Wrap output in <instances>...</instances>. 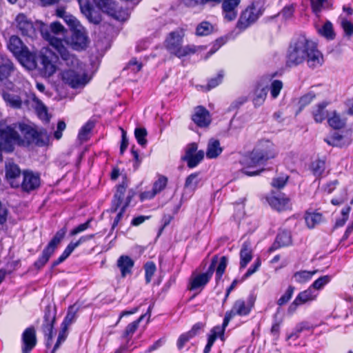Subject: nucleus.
<instances>
[{
    "label": "nucleus",
    "instance_id": "nucleus-1",
    "mask_svg": "<svg viewBox=\"0 0 353 353\" xmlns=\"http://www.w3.org/2000/svg\"><path fill=\"white\" fill-rule=\"evenodd\" d=\"M46 131L37 132L30 126L23 123L8 125L0 123V161L2 152L10 153L16 145L34 144L43 146L48 143Z\"/></svg>",
    "mask_w": 353,
    "mask_h": 353
},
{
    "label": "nucleus",
    "instance_id": "nucleus-2",
    "mask_svg": "<svg viewBox=\"0 0 353 353\" xmlns=\"http://www.w3.org/2000/svg\"><path fill=\"white\" fill-rule=\"evenodd\" d=\"M46 39L49 41L51 47L70 68L63 72V81L72 88H83L90 79L78 59L68 51L66 46L69 45L68 42L50 33L46 34Z\"/></svg>",
    "mask_w": 353,
    "mask_h": 353
},
{
    "label": "nucleus",
    "instance_id": "nucleus-3",
    "mask_svg": "<svg viewBox=\"0 0 353 353\" xmlns=\"http://www.w3.org/2000/svg\"><path fill=\"white\" fill-rule=\"evenodd\" d=\"M184 35V32L181 30L171 32L166 37L164 43L166 50L170 54L179 58L194 54L198 49H203L202 46H182Z\"/></svg>",
    "mask_w": 353,
    "mask_h": 353
},
{
    "label": "nucleus",
    "instance_id": "nucleus-4",
    "mask_svg": "<svg viewBox=\"0 0 353 353\" xmlns=\"http://www.w3.org/2000/svg\"><path fill=\"white\" fill-rule=\"evenodd\" d=\"M308 54V40L305 36H301L289 48L287 64L289 66L299 65L305 61Z\"/></svg>",
    "mask_w": 353,
    "mask_h": 353
},
{
    "label": "nucleus",
    "instance_id": "nucleus-5",
    "mask_svg": "<svg viewBox=\"0 0 353 353\" xmlns=\"http://www.w3.org/2000/svg\"><path fill=\"white\" fill-rule=\"evenodd\" d=\"M263 13V9L261 6L252 3L241 13L236 28L242 30H245L254 23Z\"/></svg>",
    "mask_w": 353,
    "mask_h": 353
},
{
    "label": "nucleus",
    "instance_id": "nucleus-6",
    "mask_svg": "<svg viewBox=\"0 0 353 353\" xmlns=\"http://www.w3.org/2000/svg\"><path fill=\"white\" fill-rule=\"evenodd\" d=\"M66 232L67 229L65 227H63L57 232L54 236L49 242L46 248L43 250L41 256L38 259L37 261H35L34 266L37 269H41L48 261L50 256L54 252L57 247L65 236Z\"/></svg>",
    "mask_w": 353,
    "mask_h": 353
},
{
    "label": "nucleus",
    "instance_id": "nucleus-7",
    "mask_svg": "<svg viewBox=\"0 0 353 353\" xmlns=\"http://www.w3.org/2000/svg\"><path fill=\"white\" fill-rule=\"evenodd\" d=\"M58 56L52 50H47L46 54H41L39 57V63H37V68L43 77L52 76L57 70L56 62Z\"/></svg>",
    "mask_w": 353,
    "mask_h": 353
},
{
    "label": "nucleus",
    "instance_id": "nucleus-8",
    "mask_svg": "<svg viewBox=\"0 0 353 353\" xmlns=\"http://www.w3.org/2000/svg\"><path fill=\"white\" fill-rule=\"evenodd\" d=\"M254 300L250 297L247 301L242 299L236 300L230 310L225 312L223 319V327H227L230 320L236 315L246 316L250 314L254 306Z\"/></svg>",
    "mask_w": 353,
    "mask_h": 353
},
{
    "label": "nucleus",
    "instance_id": "nucleus-9",
    "mask_svg": "<svg viewBox=\"0 0 353 353\" xmlns=\"http://www.w3.org/2000/svg\"><path fill=\"white\" fill-rule=\"evenodd\" d=\"M217 263L218 257L214 256L212 259L211 264L205 273L199 274L192 278L190 289L191 290H194L203 288L212 277Z\"/></svg>",
    "mask_w": 353,
    "mask_h": 353
},
{
    "label": "nucleus",
    "instance_id": "nucleus-10",
    "mask_svg": "<svg viewBox=\"0 0 353 353\" xmlns=\"http://www.w3.org/2000/svg\"><path fill=\"white\" fill-rule=\"evenodd\" d=\"M55 321V312L52 311L50 305L45 309L44 323L42 326L43 332L46 336V346L52 345L54 323Z\"/></svg>",
    "mask_w": 353,
    "mask_h": 353
},
{
    "label": "nucleus",
    "instance_id": "nucleus-11",
    "mask_svg": "<svg viewBox=\"0 0 353 353\" xmlns=\"http://www.w3.org/2000/svg\"><path fill=\"white\" fill-rule=\"evenodd\" d=\"M241 0H222L221 10L224 20L232 21L238 16V8Z\"/></svg>",
    "mask_w": 353,
    "mask_h": 353
},
{
    "label": "nucleus",
    "instance_id": "nucleus-12",
    "mask_svg": "<svg viewBox=\"0 0 353 353\" xmlns=\"http://www.w3.org/2000/svg\"><path fill=\"white\" fill-rule=\"evenodd\" d=\"M6 177L8 183L13 188L20 186V178L21 172L19 166L13 162H8L6 164Z\"/></svg>",
    "mask_w": 353,
    "mask_h": 353
},
{
    "label": "nucleus",
    "instance_id": "nucleus-13",
    "mask_svg": "<svg viewBox=\"0 0 353 353\" xmlns=\"http://www.w3.org/2000/svg\"><path fill=\"white\" fill-rule=\"evenodd\" d=\"M70 46L74 50L85 48L88 43V37L85 28L81 26L79 28L72 30Z\"/></svg>",
    "mask_w": 353,
    "mask_h": 353
},
{
    "label": "nucleus",
    "instance_id": "nucleus-14",
    "mask_svg": "<svg viewBox=\"0 0 353 353\" xmlns=\"http://www.w3.org/2000/svg\"><path fill=\"white\" fill-rule=\"evenodd\" d=\"M263 162H264V161L258 155V153L253 150L250 154L245 157L243 161V164L245 167L242 169V172L248 176L257 175L262 171V170L251 172L247 170V168L256 167Z\"/></svg>",
    "mask_w": 353,
    "mask_h": 353
},
{
    "label": "nucleus",
    "instance_id": "nucleus-15",
    "mask_svg": "<svg viewBox=\"0 0 353 353\" xmlns=\"http://www.w3.org/2000/svg\"><path fill=\"white\" fill-rule=\"evenodd\" d=\"M254 150L264 161L275 157L274 145L269 140H261Z\"/></svg>",
    "mask_w": 353,
    "mask_h": 353
},
{
    "label": "nucleus",
    "instance_id": "nucleus-16",
    "mask_svg": "<svg viewBox=\"0 0 353 353\" xmlns=\"http://www.w3.org/2000/svg\"><path fill=\"white\" fill-rule=\"evenodd\" d=\"M17 29L23 35L31 37L34 32L32 22L23 13L17 14L15 18Z\"/></svg>",
    "mask_w": 353,
    "mask_h": 353
},
{
    "label": "nucleus",
    "instance_id": "nucleus-17",
    "mask_svg": "<svg viewBox=\"0 0 353 353\" xmlns=\"http://www.w3.org/2000/svg\"><path fill=\"white\" fill-rule=\"evenodd\" d=\"M80 6L81 12L91 23L97 24L101 21V18L98 13L95 12L89 0H77ZM97 1V0H93Z\"/></svg>",
    "mask_w": 353,
    "mask_h": 353
},
{
    "label": "nucleus",
    "instance_id": "nucleus-18",
    "mask_svg": "<svg viewBox=\"0 0 353 353\" xmlns=\"http://www.w3.org/2000/svg\"><path fill=\"white\" fill-rule=\"evenodd\" d=\"M17 58L21 64L28 70H32L37 67L36 54L30 51L28 47Z\"/></svg>",
    "mask_w": 353,
    "mask_h": 353
},
{
    "label": "nucleus",
    "instance_id": "nucleus-19",
    "mask_svg": "<svg viewBox=\"0 0 353 353\" xmlns=\"http://www.w3.org/2000/svg\"><path fill=\"white\" fill-rule=\"evenodd\" d=\"M23 174V179L20 185L24 191L30 192L39 186L40 178L39 175L29 171H24Z\"/></svg>",
    "mask_w": 353,
    "mask_h": 353
},
{
    "label": "nucleus",
    "instance_id": "nucleus-20",
    "mask_svg": "<svg viewBox=\"0 0 353 353\" xmlns=\"http://www.w3.org/2000/svg\"><path fill=\"white\" fill-rule=\"evenodd\" d=\"M266 200L273 208L278 211L286 210L291 206L288 198L275 196L273 192L266 197Z\"/></svg>",
    "mask_w": 353,
    "mask_h": 353
},
{
    "label": "nucleus",
    "instance_id": "nucleus-21",
    "mask_svg": "<svg viewBox=\"0 0 353 353\" xmlns=\"http://www.w3.org/2000/svg\"><path fill=\"white\" fill-rule=\"evenodd\" d=\"M22 341L23 343V353H29L37 343L35 330L33 327H31L25 330L22 334Z\"/></svg>",
    "mask_w": 353,
    "mask_h": 353
},
{
    "label": "nucleus",
    "instance_id": "nucleus-22",
    "mask_svg": "<svg viewBox=\"0 0 353 353\" xmlns=\"http://www.w3.org/2000/svg\"><path fill=\"white\" fill-rule=\"evenodd\" d=\"M192 120L199 127L208 126L211 121L209 112L201 106L195 108Z\"/></svg>",
    "mask_w": 353,
    "mask_h": 353
},
{
    "label": "nucleus",
    "instance_id": "nucleus-23",
    "mask_svg": "<svg viewBox=\"0 0 353 353\" xmlns=\"http://www.w3.org/2000/svg\"><path fill=\"white\" fill-rule=\"evenodd\" d=\"M97 6L108 15L119 19V13L117 10V6L112 0H97L94 1Z\"/></svg>",
    "mask_w": 353,
    "mask_h": 353
},
{
    "label": "nucleus",
    "instance_id": "nucleus-24",
    "mask_svg": "<svg viewBox=\"0 0 353 353\" xmlns=\"http://www.w3.org/2000/svg\"><path fill=\"white\" fill-rule=\"evenodd\" d=\"M14 70V66L11 60L0 54V81L7 79Z\"/></svg>",
    "mask_w": 353,
    "mask_h": 353
},
{
    "label": "nucleus",
    "instance_id": "nucleus-25",
    "mask_svg": "<svg viewBox=\"0 0 353 353\" xmlns=\"http://www.w3.org/2000/svg\"><path fill=\"white\" fill-rule=\"evenodd\" d=\"M168 179L165 176H160L157 181H156L153 185L152 190L146 191L141 194V199H151L154 196L162 191L166 186Z\"/></svg>",
    "mask_w": 353,
    "mask_h": 353
},
{
    "label": "nucleus",
    "instance_id": "nucleus-26",
    "mask_svg": "<svg viewBox=\"0 0 353 353\" xmlns=\"http://www.w3.org/2000/svg\"><path fill=\"white\" fill-rule=\"evenodd\" d=\"M240 267L244 268L252 259V244L250 241H245L240 251Z\"/></svg>",
    "mask_w": 353,
    "mask_h": 353
},
{
    "label": "nucleus",
    "instance_id": "nucleus-27",
    "mask_svg": "<svg viewBox=\"0 0 353 353\" xmlns=\"http://www.w3.org/2000/svg\"><path fill=\"white\" fill-rule=\"evenodd\" d=\"M2 97L6 104L11 108L19 109L22 107L23 101L20 95L13 92H3Z\"/></svg>",
    "mask_w": 353,
    "mask_h": 353
},
{
    "label": "nucleus",
    "instance_id": "nucleus-28",
    "mask_svg": "<svg viewBox=\"0 0 353 353\" xmlns=\"http://www.w3.org/2000/svg\"><path fill=\"white\" fill-rule=\"evenodd\" d=\"M134 261L128 256H121L117 260V266L121 270L122 277L131 273Z\"/></svg>",
    "mask_w": 353,
    "mask_h": 353
},
{
    "label": "nucleus",
    "instance_id": "nucleus-29",
    "mask_svg": "<svg viewBox=\"0 0 353 353\" xmlns=\"http://www.w3.org/2000/svg\"><path fill=\"white\" fill-rule=\"evenodd\" d=\"M222 151L223 149L220 145L219 141L214 139L209 140L206 150V157L208 159H215L218 157Z\"/></svg>",
    "mask_w": 353,
    "mask_h": 353
},
{
    "label": "nucleus",
    "instance_id": "nucleus-30",
    "mask_svg": "<svg viewBox=\"0 0 353 353\" xmlns=\"http://www.w3.org/2000/svg\"><path fill=\"white\" fill-rule=\"evenodd\" d=\"M8 48L17 57L27 48V46L23 43L21 40L17 36L14 35L10 37L8 43Z\"/></svg>",
    "mask_w": 353,
    "mask_h": 353
},
{
    "label": "nucleus",
    "instance_id": "nucleus-31",
    "mask_svg": "<svg viewBox=\"0 0 353 353\" xmlns=\"http://www.w3.org/2000/svg\"><path fill=\"white\" fill-rule=\"evenodd\" d=\"M314 27L317 30L319 34L324 37L327 40L334 39L336 34L334 31L333 25L330 21H327L322 28H320L316 23H314Z\"/></svg>",
    "mask_w": 353,
    "mask_h": 353
},
{
    "label": "nucleus",
    "instance_id": "nucleus-32",
    "mask_svg": "<svg viewBox=\"0 0 353 353\" xmlns=\"http://www.w3.org/2000/svg\"><path fill=\"white\" fill-rule=\"evenodd\" d=\"M291 243V234L290 232L284 230L281 232L276 237V241L273 246L270 248V251L274 250L279 247L288 246Z\"/></svg>",
    "mask_w": 353,
    "mask_h": 353
},
{
    "label": "nucleus",
    "instance_id": "nucleus-33",
    "mask_svg": "<svg viewBox=\"0 0 353 353\" xmlns=\"http://www.w3.org/2000/svg\"><path fill=\"white\" fill-rule=\"evenodd\" d=\"M309 300V292L305 290L300 292L294 301L290 305L288 312L290 314H292L297 309V307L306 303Z\"/></svg>",
    "mask_w": 353,
    "mask_h": 353
},
{
    "label": "nucleus",
    "instance_id": "nucleus-34",
    "mask_svg": "<svg viewBox=\"0 0 353 353\" xmlns=\"http://www.w3.org/2000/svg\"><path fill=\"white\" fill-rule=\"evenodd\" d=\"M125 190L126 185L124 184V183L117 187V191L114 196V199L112 201V206L111 208L112 212H116L118 208L120 206L123 201Z\"/></svg>",
    "mask_w": 353,
    "mask_h": 353
},
{
    "label": "nucleus",
    "instance_id": "nucleus-35",
    "mask_svg": "<svg viewBox=\"0 0 353 353\" xmlns=\"http://www.w3.org/2000/svg\"><path fill=\"white\" fill-rule=\"evenodd\" d=\"M330 127L334 129L343 128L345 125V119L341 117L336 112H333L327 119Z\"/></svg>",
    "mask_w": 353,
    "mask_h": 353
},
{
    "label": "nucleus",
    "instance_id": "nucleus-36",
    "mask_svg": "<svg viewBox=\"0 0 353 353\" xmlns=\"http://www.w3.org/2000/svg\"><path fill=\"white\" fill-rule=\"evenodd\" d=\"M324 63L322 53L316 49H310V68H319Z\"/></svg>",
    "mask_w": 353,
    "mask_h": 353
},
{
    "label": "nucleus",
    "instance_id": "nucleus-37",
    "mask_svg": "<svg viewBox=\"0 0 353 353\" xmlns=\"http://www.w3.org/2000/svg\"><path fill=\"white\" fill-rule=\"evenodd\" d=\"M268 93L267 87L257 88L254 92L253 103L255 106L261 105L265 100Z\"/></svg>",
    "mask_w": 353,
    "mask_h": 353
},
{
    "label": "nucleus",
    "instance_id": "nucleus-38",
    "mask_svg": "<svg viewBox=\"0 0 353 353\" xmlns=\"http://www.w3.org/2000/svg\"><path fill=\"white\" fill-rule=\"evenodd\" d=\"M151 310L152 307L151 306H150L146 314L141 315L137 321H133L126 327L124 332L125 336L132 335L137 330L140 322L144 319V317L147 314H148L149 317L150 316Z\"/></svg>",
    "mask_w": 353,
    "mask_h": 353
},
{
    "label": "nucleus",
    "instance_id": "nucleus-39",
    "mask_svg": "<svg viewBox=\"0 0 353 353\" xmlns=\"http://www.w3.org/2000/svg\"><path fill=\"white\" fill-rule=\"evenodd\" d=\"M214 30V26L208 21H202L196 29V34L198 36H207Z\"/></svg>",
    "mask_w": 353,
    "mask_h": 353
},
{
    "label": "nucleus",
    "instance_id": "nucleus-40",
    "mask_svg": "<svg viewBox=\"0 0 353 353\" xmlns=\"http://www.w3.org/2000/svg\"><path fill=\"white\" fill-rule=\"evenodd\" d=\"M327 105V103L322 102L319 103L317 108L314 110L313 117L316 122L321 123L325 119L327 115L325 108Z\"/></svg>",
    "mask_w": 353,
    "mask_h": 353
},
{
    "label": "nucleus",
    "instance_id": "nucleus-41",
    "mask_svg": "<svg viewBox=\"0 0 353 353\" xmlns=\"http://www.w3.org/2000/svg\"><path fill=\"white\" fill-rule=\"evenodd\" d=\"M204 158V152L199 150L194 154L192 156L183 159L188 163V166L190 168L196 167Z\"/></svg>",
    "mask_w": 353,
    "mask_h": 353
},
{
    "label": "nucleus",
    "instance_id": "nucleus-42",
    "mask_svg": "<svg viewBox=\"0 0 353 353\" xmlns=\"http://www.w3.org/2000/svg\"><path fill=\"white\" fill-rule=\"evenodd\" d=\"M94 126L93 121L87 122L80 130L79 132V139L81 141H85L89 138V134Z\"/></svg>",
    "mask_w": 353,
    "mask_h": 353
},
{
    "label": "nucleus",
    "instance_id": "nucleus-43",
    "mask_svg": "<svg viewBox=\"0 0 353 353\" xmlns=\"http://www.w3.org/2000/svg\"><path fill=\"white\" fill-rule=\"evenodd\" d=\"M77 310V307L74 305L69 307L67 314L61 325L69 327V326L74 322L76 319Z\"/></svg>",
    "mask_w": 353,
    "mask_h": 353
},
{
    "label": "nucleus",
    "instance_id": "nucleus-44",
    "mask_svg": "<svg viewBox=\"0 0 353 353\" xmlns=\"http://www.w3.org/2000/svg\"><path fill=\"white\" fill-rule=\"evenodd\" d=\"M147 134V130L144 128H137L134 130L135 138L138 143L143 147H145L147 144V140L145 139Z\"/></svg>",
    "mask_w": 353,
    "mask_h": 353
},
{
    "label": "nucleus",
    "instance_id": "nucleus-45",
    "mask_svg": "<svg viewBox=\"0 0 353 353\" xmlns=\"http://www.w3.org/2000/svg\"><path fill=\"white\" fill-rule=\"evenodd\" d=\"M198 174L194 173L189 175L185 182V188L189 189L191 191L195 190L196 188L199 180L198 179Z\"/></svg>",
    "mask_w": 353,
    "mask_h": 353
},
{
    "label": "nucleus",
    "instance_id": "nucleus-46",
    "mask_svg": "<svg viewBox=\"0 0 353 353\" xmlns=\"http://www.w3.org/2000/svg\"><path fill=\"white\" fill-rule=\"evenodd\" d=\"M313 174L316 177H319L325 170V161L318 159L313 162L312 166Z\"/></svg>",
    "mask_w": 353,
    "mask_h": 353
},
{
    "label": "nucleus",
    "instance_id": "nucleus-47",
    "mask_svg": "<svg viewBox=\"0 0 353 353\" xmlns=\"http://www.w3.org/2000/svg\"><path fill=\"white\" fill-rule=\"evenodd\" d=\"M294 292V288L290 285L285 293L278 299L277 304L282 306L286 304L292 298Z\"/></svg>",
    "mask_w": 353,
    "mask_h": 353
},
{
    "label": "nucleus",
    "instance_id": "nucleus-48",
    "mask_svg": "<svg viewBox=\"0 0 353 353\" xmlns=\"http://www.w3.org/2000/svg\"><path fill=\"white\" fill-rule=\"evenodd\" d=\"M225 327H223V324L222 325V327H219V326L214 327L211 331L212 334L208 337V343L211 345H213L217 336L219 335L223 334Z\"/></svg>",
    "mask_w": 353,
    "mask_h": 353
},
{
    "label": "nucleus",
    "instance_id": "nucleus-49",
    "mask_svg": "<svg viewBox=\"0 0 353 353\" xmlns=\"http://www.w3.org/2000/svg\"><path fill=\"white\" fill-rule=\"evenodd\" d=\"M330 281V276L325 275L319 277L318 279L314 281L312 285V289L315 290H321L326 284Z\"/></svg>",
    "mask_w": 353,
    "mask_h": 353
},
{
    "label": "nucleus",
    "instance_id": "nucleus-50",
    "mask_svg": "<svg viewBox=\"0 0 353 353\" xmlns=\"http://www.w3.org/2000/svg\"><path fill=\"white\" fill-rule=\"evenodd\" d=\"M68 327L61 325V329L59 333V336H58L57 343L54 346L52 353H54L55 350L59 348L61 343H63L65 340V339L67 338V336H68Z\"/></svg>",
    "mask_w": 353,
    "mask_h": 353
},
{
    "label": "nucleus",
    "instance_id": "nucleus-51",
    "mask_svg": "<svg viewBox=\"0 0 353 353\" xmlns=\"http://www.w3.org/2000/svg\"><path fill=\"white\" fill-rule=\"evenodd\" d=\"M156 271V265L153 262H148L145 265V281L146 283H150L153 275Z\"/></svg>",
    "mask_w": 353,
    "mask_h": 353
},
{
    "label": "nucleus",
    "instance_id": "nucleus-52",
    "mask_svg": "<svg viewBox=\"0 0 353 353\" xmlns=\"http://www.w3.org/2000/svg\"><path fill=\"white\" fill-rule=\"evenodd\" d=\"M94 234H89V235H86V236H83L76 242H70L68 245L67 248L70 250L71 252H72L73 250L77 247H78L79 245L92 239L94 238Z\"/></svg>",
    "mask_w": 353,
    "mask_h": 353
},
{
    "label": "nucleus",
    "instance_id": "nucleus-53",
    "mask_svg": "<svg viewBox=\"0 0 353 353\" xmlns=\"http://www.w3.org/2000/svg\"><path fill=\"white\" fill-rule=\"evenodd\" d=\"M228 263V259L226 256H222L220 259L218 266L216 270V279H220L225 272Z\"/></svg>",
    "mask_w": 353,
    "mask_h": 353
},
{
    "label": "nucleus",
    "instance_id": "nucleus-54",
    "mask_svg": "<svg viewBox=\"0 0 353 353\" xmlns=\"http://www.w3.org/2000/svg\"><path fill=\"white\" fill-rule=\"evenodd\" d=\"M282 88L283 83L281 81L274 80L272 83L270 87V93L272 98L275 99L279 96Z\"/></svg>",
    "mask_w": 353,
    "mask_h": 353
},
{
    "label": "nucleus",
    "instance_id": "nucleus-55",
    "mask_svg": "<svg viewBox=\"0 0 353 353\" xmlns=\"http://www.w3.org/2000/svg\"><path fill=\"white\" fill-rule=\"evenodd\" d=\"M288 179V176L275 177L272 179L271 185L273 188L276 189H281L285 185Z\"/></svg>",
    "mask_w": 353,
    "mask_h": 353
},
{
    "label": "nucleus",
    "instance_id": "nucleus-56",
    "mask_svg": "<svg viewBox=\"0 0 353 353\" xmlns=\"http://www.w3.org/2000/svg\"><path fill=\"white\" fill-rule=\"evenodd\" d=\"M63 20L71 28L72 30L76 28H79V27L81 26L79 21L74 16L69 14L67 16H65Z\"/></svg>",
    "mask_w": 353,
    "mask_h": 353
},
{
    "label": "nucleus",
    "instance_id": "nucleus-57",
    "mask_svg": "<svg viewBox=\"0 0 353 353\" xmlns=\"http://www.w3.org/2000/svg\"><path fill=\"white\" fill-rule=\"evenodd\" d=\"M50 29L54 34H64L65 28L59 22L52 23Z\"/></svg>",
    "mask_w": 353,
    "mask_h": 353
},
{
    "label": "nucleus",
    "instance_id": "nucleus-58",
    "mask_svg": "<svg viewBox=\"0 0 353 353\" xmlns=\"http://www.w3.org/2000/svg\"><path fill=\"white\" fill-rule=\"evenodd\" d=\"M326 0H310L312 11L316 15V17L319 16V14L322 10L323 3Z\"/></svg>",
    "mask_w": 353,
    "mask_h": 353
},
{
    "label": "nucleus",
    "instance_id": "nucleus-59",
    "mask_svg": "<svg viewBox=\"0 0 353 353\" xmlns=\"http://www.w3.org/2000/svg\"><path fill=\"white\" fill-rule=\"evenodd\" d=\"M294 279L296 282L303 283L307 281L309 279V272L300 271L297 272L294 275Z\"/></svg>",
    "mask_w": 353,
    "mask_h": 353
},
{
    "label": "nucleus",
    "instance_id": "nucleus-60",
    "mask_svg": "<svg viewBox=\"0 0 353 353\" xmlns=\"http://www.w3.org/2000/svg\"><path fill=\"white\" fill-rule=\"evenodd\" d=\"M261 260L259 259H257L254 263L252 265V266L248 270L245 275L243 276V279H247L248 277L250 276L252 274L255 273L261 266Z\"/></svg>",
    "mask_w": 353,
    "mask_h": 353
},
{
    "label": "nucleus",
    "instance_id": "nucleus-61",
    "mask_svg": "<svg viewBox=\"0 0 353 353\" xmlns=\"http://www.w3.org/2000/svg\"><path fill=\"white\" fill-rule=\"evenodd\" d=\"M142 64L139 63L137 59H133L129 61L127 65V68L131 70L133 72H137L141 70Z\"/></svg>",
    "mask_w": 353,
    "mask_h": 353
},
{
    "label": "nucleus",
    "instance_id": "nucleus-62",
    "mask_svg": "<svg viewBox=\"0 0 353 353\" xmlns=\"http://www.w3.org/2000/svg\"><path fill=\"white\" fill-rule=\"evenodd\" d=\"M223 77V72L221 71L218 74L216 77L212 78L209 81L208 84V89L210 90L217 86L222 81Z\"/></svg>",
    "mask_w": 353,
    "mask_h": 353
},
{
    "label": "nucleus",
    "instance_id": "nucleus-63",
    "mask_svg": "<svg viewBox=\"0 0 353 353\" xmlns=\"http://www.w3.org/2000/svg\"><path fill=\"white\" fill-rule=\"evenodd\" d=\"M191 338L192 336L188 332L181 334L177 341L178 348L181 349Z\"/></svg>",
    "mask_w": 353,
    "mask_h": 353
},
{
    "label": "nucleus",
    "instance_id": "nucleus-64",
    "mask_svg": "<svg viewBox=\"0 0 353 353\" xmlns=\"http://www.w3.org/2000/svg\"><path fill=\"white\" fill-rule=\"evenodd\" d=\"M341 26L345 32L348 35L353 34V23L350 21L343 19L341 22Z\"/></svg>",
    "mask_w": 353,
    "mask_h": 353
}]
</instances>
